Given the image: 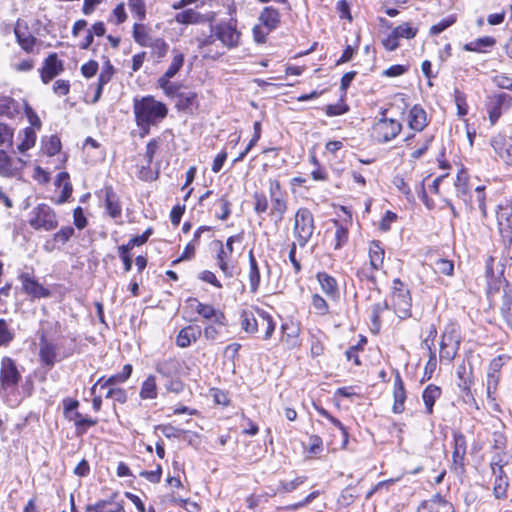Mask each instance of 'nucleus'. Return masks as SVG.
I'll list each match as a JSON object with an SVG mask.
<instances>
[{
	"label": "nucleus",
	"instance_id": "22",
	"mask_svg": "<svg viewBox=\"0 0 512 512\" xmlns=\"http://www.w3.org/2000/svg\"><path fill=\"white\" fill-rule=\"evenodd\" d=\"M408 125L416 132H421L428 125L427 113L420 105L416 104L410 109Z\"/></svg>",
	"mask_w": 512,
	"mask_h": 512
},
{
	"label": "nucleus",
	"instance_id": "6",
	"mask_svg": "<svg viewBox=\"0 0 512 512\" xmlns=\"http://www.w3.org/2000/svg\"><path fill=\"white\" fill-rule=\"evenodd\" d=\"M210 30L216 33L217 40L227 49H233L239 46L241 32L237 29L236 19L221 21L215 25H210Z\"/></svg>",
	"mask_w": 512,
	"mask_h": 512
},
{
	"label": "nucleus",
	"instance_id": "31",
	"mask_svg": "<svg viewBox=\"0 0 512 512\" xmlns=\"http://www.w3.org/2000/svg\"><path fill=\"white\" fill-rule=\"evenodd\" d=\"M384 249L380 241H372L369 246V260L372 270H379L384 262Z\"/></svg>",
	"mask_w": 512,
	"mask_h": 512
},
{
	"label": "nucleus",
	"instance_id": "25",
	"mask_svg": "<svg viewBox=\"0 0 512 512\" xmlns=\"http://www.w3.org/2000/svg\"><path fill=\"white\" fill-rule=\"evenodd\" d=\"M74 228L72 226H64L59 231L53 234L52 239L47 240L44 244V249L47 252H51L56 244L64 245L74 235Z\"/></svg>",
	"mask_w": 512,
	"mask_h": 512
},
{
	"label": "nucleus",
	"instance_id": "57",
	"mask_svg": "<svg viewBox=\"0 0 512 512\" xmlns=\"http://www.w3.org/2000/svg\"><path fill=\"white\" fill-rule=\"evenodd\" d=\"M393 184L397 187V189L402 194L405 195L406 199L409 202L414 201L413 193H412L411 189L409 188L408 184L406 183V181L404 180V178L399 177V176L394 177Z\"/></svg>",
	"mask_w": 512,
	"mask_h": 512
},
{
	"label": "nucleus",
	"instance_id": "61",
	"mask_svg": "<svg viewBox=\"0 0 512 512\" xmlns=\"http://www.w3.org/2000/svg\"><path fill=\"white\" fill-rule=\"evenodd\" d=\"M498 383H499V373H495V372L493 373L491 371H488L486 390H487V396L489 398L494 399V397H492V395L495 393Z\"/></svg>",
	"mask_w": 512,
	"mask_h": 512
},
{
	"label": "nucleus",
	"instance_id": "19",
	"mask_svg": "<svg viewBox=\"0 0 512 512\" xmlns=\"http://www.w3.org/2000/svg\"><path fill=\"white\" fill-rule=\"evenodd\" d=\"M202 335V329L198 325H189L182 328L177 337L176 345L180 348H187L196 342Z\"/></svg>",
	"mask_w": 512,
	"mask_h": 512
},
{
	"label": "nucleus",
	"instance_id": "12",
	"mask_svg": "<svg viewBox=\"0 0 512 512\" xmlns=\"http://www.w3.org/2000/svg\"><path fill=\"white\" fill-rule=\"evenodd\" d=\"M490 144L494 152L512 167V136L498 134L491 138Z\"/></svg>",
	"mask_w": 512,
	"mask_h": 512
},
{
	"label": "nucleus",
	"instance_id": "37",
	"mask_svg": "<svg viewBox=\"0 0 512 512\" xmlns=\"http://www.w3.org/2000/svg\"><path fill=\"white\" fill-rule=\"evenodd\" d=\"M335 224V232H334V244L333 247L335 250L341 249L344 245L347 244L349 239L348 229L341 224L338 220L334 221Z\"/></svg>",
	"mask_w": 512,
	"mask_h": 512
},
{
	"label": "nucleus",
	"instance_id": "11",
	"mask_svg": "<svg viewBox=\"0 0 512 512\" xmlns=\"http://www.w3.org/2000/svg\"><path fill=\"white\" fill-rule=\"evenodd\" d=\"M18 278L21 281L23 293L29 296L32 300L48 298L51 296L50 290L40 284L32 274L23 272Z\"/></svg>",
	"mask_w": 512,
	"mask_h": 512
},
{
	"label": "nucleus",
	"instance_id": "4",
	"mask_svg": "<svg viewBox=\"0 0 512 512\" xmlns=\"http://www.w3.org/2000/svg\"><path fill=\"white\" fill-rule=\"evenodd\" d=\"M28 223L36 231H52L59 224L56 212L46 203H40L32 209Z\"/></svg>",
	"mask_w": 512,
	"mask_h": 512
},
{
	"label": "nucleus",
	"instance_id": "10",
	"mask_svg": "<svg viewBox=\"0 0 512 512\" xmlns=\"http://www.w3.org/2000/svg\"><path fill=\"white\" fill-rule=\"evenodd\" d=\"M26 161L20 157L13 158L5 150L0 149V176L21 178Z\"/></svg>",
	"mask_w": 512,
	"mask_h": 512
},
{
	"label": "nucleus",
	"instance_id": "32",
	"mask_svg": "<svg viewBox=\"0 0 512 512\" xmlns=\"http://www.w3.org/2000/svg\"><path fill=\"white\" fill-rule=\"evenodd\" d=\"M158 396V387L156 377L149 375L141 384L139 397L142 400H154Z\"/></svg>",
	"mask_w": 512,
	"mask_h": 512
},
{
	"label": "nucleus",
	"instance_id": "29",
	"mask_svg": "<svg viewBox=\"0 0 512 512\" xmlns=\"http://www.w3.org/2000/svg\"><path fill=\"white\" fill-rule=\"evenodd\" d=\"M390 309V305L386 300L374 303L371 306V331L375 334L379 333L381 328V314L384 311H387Z\"/></svg>",
	"mask_w": 512,
	"mask_h": 512
},
{
	"label": "nucleus",
	"instance_id": "2",
	"mask_svg": "<svg viewBox=\"0 0 512 512\" xmlns=\"http://www.w3.org/2000/svg\"><path fill=\"white\" fill-rule=\"evenodd\" d=\"M133 111L135 120L158 125L168 114L167 106L156 100L153 96H145L141 99H134Z\"/></svg>",
	"mask_w": 512,
	"mask_h": 512
},
{
	"label": "nucleus",
	"instance_id": "46",
	"mask_svg": "<svg viewBox=\"0 0 512 512\" xmlns=\"http://www.w3.org/2000/svg\"><path fill=\"white\" fill-rule=\"evenodd\" d=\"M468 180H469L468 173L466 172L465 169H461L458 172L456 181H455V187H456L458 196L463 197V196L467 195V193L469 191Z\"/></svg>",
	"mask_w": 512,
	"mask_h": 512
},
{
	"label": "nucleus",
	"instance_id": "56",
	"mask_svg": "<svg viewBox=\"0 0 512 512\" xmlns=\"http://www.w3.org/2000/svg\"><path fill=\"white\" fill-rule=\"evenodd\" d=\"M13 129L5 123H0V146H11L13 139Z\"/></svg>",
	"mask_w": 512,
	"mask_h": 512
},
{
	"label": "nucleus",
	"instance_id": "1",
	"mask_svg": "<svg viewBox=\"0 0 512 512\" xmlns=\"http://www.w3.org/2000/svg\"><path fill=\"white\" fill-rule=\"evenodd\" d=\"M241 328L249 334H255L263 329V339L268 340L275 330V322L272 316L265 310L253 308L251 310H244L241 313Z\"/></svg>",
	"mask_w": 512,
	"mask_h": 512
},
{
	"label": "nucleus",
	"instance_id": "52",
	"mask_svg": "<svg viewBox=\"0 0 512 512\" xmlns=\"http://www.w3.org/2000/svg\"><path fill=\"white\" fill-rule=\"evenodd\" d=\"M460 345L440 344V360L451 362L459 350Z\"/></svg>",
	"mask_w": 512,
	"mask_h": 512
},
{
	"label": "nucleus",
	"instance_id": "20",
	"mask_svg": "<svg viewBox=\"0 0 512 512\" xmlns=\"http://www.w3.org/2000/svg\"><path fill=\"white\" fill-rule=\"evenodd\" d=\"M258 20L268 32H272L279 27L281 15L278 9L273 6H266L260 12Z\"/></svg>",
	"mask_w": 512,
	"mask_h": 512
},
{
	"label": "nucleus",
	"instance_id": "34",
	"mask_svg": "<svg viewBox=\"0 0 512 512\" xmlns=\"http://www.w3.org/2000/svg\"><path fill=\"white\" fill-rule=\"evenodd\" d=\"M496 40L494 37L491 36H485L478 38L472 42H469L464 45V49L466 51L470 52H480L485 53L487 52L486 48H491L495 45Z\"/></svg>",
	"mask_w": 512,
	"mask_h": 512
},
{
	"label": "nucleus",
	"instance_id": "54",
	"mask_svg": "<svg viewBox=\"0 0 512 512\" xmlns=\"http://www.w3.org/2000/svg\"><path fill=\"white\" fill-rule=\"evenodd\" d=\"M44 153L54 156L61 150V141L58 136L52 135L44 145Z\"/></svg>",
	"mask_w": 512,
	"mask_h": 512
},
{
	"label": "nucleus",
	"instance_id": "60",
	"mask_svg": "<svg viewBox=\"0 0 512 512\" xmlns=\"http://www.w3.org/2000/svg\"><path fill=\"white\" fill-rule=\"evenodd\" d=\"M312 306L320 315H326L329 312V306L326 300L319 294L312 296Z\"/></svg>",
	"mask_w": 512,
	"mask_h": 512
},
{
	"label": "nucleus",
	"instance_id": "41",
	"mask_svg": "<svg viewBox=\"0 0 512 512\" xmlns=\"http://www.w3.org/2000/svg\"><path fill=\"white\" fill-rule=\"evenodd\" d=\"M133 39L142 47H148L151 43V37L146 31L145 25L139 23H135L133 26Z\"/></svg>",
	"mask_w": 512,
	"mask_h": 512
},
{
	"label": "nucleus",
	"instance_id": "14",
	"mask_svg": "<svg viewBox=\"0 0 512 512\" xmlns=\"http://www.w3.org/2000/svg\"><path fill=\"white\" fill-rule=\"evenodd\" d=\"M452 466L454 470H464V459L467 451L466 438L461 432H453Z\"/></svg>",
	"mask_w": 512,
	"mask_h": 512
},
{
	"label": "nucleus",
	"instance_id": "47",
	"mask_svg": "<svg viewBox=\"0 0 512 512\" xmlns=\"http://www.w3.org/2000/svg\"><path fill=\"white\" fill-rule=\"evenodd\" d=\"M512 207L508 204H499L496 210L497 225L512 223Z\"/></svg>",
	"mask_w": 512,
	"mask_h": 512
},
{
	"label": "nucleus",
	"instance_id": "63",
	"mask_svg": "<svg viewBox=\"0 0 512 512\" xmlns=\"http://www.w3.org/2000/svg\"><path fill=\"white\" fill-rule=\"evenodd\" d=\"M375 271L376 270L371 269V266L369 268L364 266L357 271L356 275L361 281L366 280L370 282L373 286H376L377 280L375 276Z\"/></svg>",
	"mask_w": 512,
	"mask_h": 512
},
{
	"label": "nucleus",
	"instance_id": "3",
	"mask_svg": "<svg viewBox=\"0 0 512 512\" xmlns=\"http://www.w3.org/2000/svg\"><path fill=\"white\" fill-rule=\"evenodd\" d=\"M315 221L312 212L306 208H299L294 215L293 237L298 245L303 248L313 236Z\"/></svg>",
	"mask_w": 512,
	"mask_h": 512
},
{
	"label": "nucleus",
	"instance_id": "27",
	"mask_svg": "<svg viewBox=\"0 0 512 512\" xmlns=\"http://www.w3.org/2000/svg\"><path fill=\"white\" fill-rule=\"evenodd\" d=\"M20 113V104L10 96L0 95V116L9 119L15 118Z\"/></svg>",
	"mask_w": 512,
	"mask_h": 512
},
{
	"label": "nucleus",
	"instance_id": "42",
	"mask_svg": "<svg viewBox=\"0 0 512 512\" xmlns=\"http://www.w3.org/2000/svg\"><path fill=\"white\" fill-rule=\"evenodd\" d=\"M184 64V55L182 53H176L170 63L166 72L160 77L161 79L173 78L182 68Z\"/></svg>",
	"mask_w": 512,
	"mask_h": 512
},
{
	"label": "nucleus",
	"instance_id": "13",
	"mask_svg": "<svg viewBox=\"0 0 512 512\" xmlns=\"http://www.w3.org/2000/svg\"><path fill=\"white\" fill-rule=\"evenodd\" d=\"M64 65L61 60L58 59L56 53H51L44 60L42 68L40 69L41 80L44 84L49 83L52 79L62 73Z\"/></svg>",
	"mask_w": 512,
	"mask_h": 512
},
{
	"label": "nucleus",
	"instance_id": "44",
	"mask_svg": "<svg viewBox=\"0 0 512 512\" xmlns=\"http://www.w3.org/2000/svg\"><path fill=\"white\" fill-rule=\"evenodd\" d=\"M269 202L267 196L263 192H255L253 194V210L257 215L267 212Z\"/></svg>",
	"mask_w": 512,
	"mask_h": 512
},
{
	"label": "nucleus",
	"instance_id": "7",
	"mask_svg": "<svg viewBox=\"0 0 512 512\" xmlns=\"http://www.w3.org/2000/svg\"><path fill=\"white\" fill-rule=\"evenodd\" d=\"M242 240L243 233H239L228 237L225 245H223L222 241L220 240L215 241V244L219 247L216 255L217 265L223 274L228 278H232L234 276L235 267L229 263L234 250L233 244L235 242H241Z\"/></svg>",
	"mask_w": 512,
	"mask_h": 512
},
{
	"label": "nucleus",
	"instance_id": "43",
	"mask_svg": "<svg viewBox=\"0 0 512 512\" xmlns=\"http://www.w3.org/2000/svg\"><path fill=\"white\" fill-rule=\"evenodd\" d=\"M432 267L436 273L446 276H452L454 272L453 261L444 258H437L433 262Z\"/></svg>",
	"mask_w": 512,
	"mask_h": 512
},
{
	"label": "nucleus",
	"instance_id": "40",
	"mask_svg": "<svg viewBox=\"0 0 512 512\" xmlns=\"http://www.w3.org/2000/svg\"><path fill=\"white\" fill-rule=\"evenodd\" d=\"M215 205L218 206V210L215 212L216 218L219 220L225 221L229 218L231 215V206L232 203L230 202L227 195H223L220 197L216 202Z\"/></svg>",
	"mask_w": 512,
	"mask_h": 512
},
{
	"label": "nucleus",
	"instance_id": "39",
	"mask_svg": "<svg viewBox=\"0 0 512 512\" xmlns=\"http://www.w3.org/2000/svg\"><path fill=\"white\" fill-rule=\"evenodd\" d=\"M14 32L17 42L21 48L26 52H32L36 43V38L29 32H22L19 27H16Z\"/></svg>",
	"mask_w": 512,
	"mask_h": 512
},
{
	"label": "nucleus",
	"instance_id": "51",
	"mask_svg": "<svg viewBox=\"0 0 512 512\" xmlns=\"http://www.w3.org/2000/svg\"><path fill=\"white\" fill-rule=\"evenodd\" d=\"M498 231L503 247L510 249L512 246V223L498 226Z\"/></svg>",
	"mask_w": 512,
	"mask_h": 512
},
{
	"label": "nucleus",
	"instance_id": "8",
	"mask_svg": "<svg viewBox=\"0 0 512 512\" xmlns=\"http://www.w3.org/2000/svg\"><path fill=\"white\" fill-rule=\"evenodd\" d=\"M21 373L15 361L10 357H3L0 367V391H13L21 381Z\"/></svg>",
	"mask_w": 512,
	"mask_h": 512
},
{
	"label": "nucleus",
	"instance_id": "33",
	"mask_svg": "<svg viewBox=\"0 0 512 512\" xmlns=\"http://www.w3.org/2000/svg\"><path fill=\"white\" fill-rule=\"evenodd\" d=\"M441 388L434 384H429L422 393V399L425 404L426 413L432 414L433 413V406L436 402V400L441 396Z\"/></svg>",
	"mask_w": 512,
	"mask_h": 512
},
{
	"label": "nucleus",
	"instance_id": "24",
	"mask_svg": "<svg viewBox=\"0 0 512 512\" xmlns=\"http://www.w3.org/2000/svg\"><path fill=\"white\" fill-rule=\"evenodd\" d=\"M175 107L179 111L191 113L198 107L197 94L193 91L177 93Z\"/></svg>",
	"mask_w": 512,
	"mask_h": 512
},
{
	"label": "nucleus",
	"instance_id": "62",
	"mask_svg": "<svg viewBox=\"0 0 512 512\" xmlns=\"http://www.w3.org/2000/svg\"><path fill=\"white\" fill-rule=\"evenodd\" d=\"M130 10L138 16L139 20H144L146 9L143 0H128Z\"/></svg>",
	"mask_w": 512,
	"mask_h": 512
},
{
	"label": "nucleus",
	"instance_id": "21",
	"mask_svg": "<svg viewBox=\"0 0 512 512\" xmlns=\"http://www.w3.org/2000/svg\"><path fill=\"white\" fill-rule=\"evenodd\" d=\"M393 397L394 404L392 407V411L395 414H400L405 410L404 404L406 401V390L404 387V382L399 372H396L394 379Z\"/></svg>",
	"mask_w": 512,
	"mask_h": 512
},
{
	"label": "nucleus",
	"instance_id": "15",
	"mask_svg": "<svg viewBox=\"0 0 512 512\" xmlns=\"http://www.w3.org/2000/svg\"><path fill=\"white\" fill-rule=\"evenodd\" d=\"M161 140L160 138L151 139L146 145V151L144 154V158L146 160V165L142 166L140 170V178L145 181H152L158 177V173L153 175V172L150 169V166L153 162L154 155L160 147Z\"/></svg>",
	"mask_w": 512,
	"mask_h": 512
},
{
	"label": "nucleus",
	"instance_id": "16",
	"mask_svg": "<svg viewBox=\"0 0 512 512\" xmlns=\"http://www.w3.org/2000/svg\"><path fill=\"white\" fill-rule=\"evenodd\" d=\"M39 358L41 364L46 367L47 370H51L57 362V346L48 341L44 335L40 338Z\"/></svg>",
	"mask_w": 512,
	"mask_h": 512
},
{
	"label": "nucleus",
	"instance_id": "49",
	"mask_svg": "<svg viewBox=\"0 0 512 512\" xmlns=\"http://www.w3.org/2000/svg\"><path fill=\"white\" fill-rule=\"evenodd\" d=\"M398 39L406 38L412 39L416 36L418 29L410 26L409 23H403L392 30Z\"/></svg>",
	"mask_w": 512,
	"mask_h": 512
},
{
	"label": "nucleus",
	"instance_id": "48",
	"mask_svg": "<svg viewBox=\"0 0 512 512\" xmlns=\"http://www.w3.org/2000/svg\"><path fill=\"white\" fill-rule=\"evenodd\" d=\"M509 482L508 478H495L493 485V494L497 499H505L507 497Z\"/></svg>",
	"mask_w": 512,
	"mask_h": 512
},
{
	"label": "nucleus",
	"instance_id": "18",
	"mask_svg": "<svg viewBox=\"0 0 512 512\" xmlns=\"http://www.w3.org/2000/svg\"><path fill=\"white\" fill-rule=\"evenodd\" d=\"M118 493H113L109 499L99 500L85 507L87 512H123V503L117 502Z\"/></svg>",
	"mask_w": 512,
	"mask_h": 512
},
{
	"label": "nucleus",
	"instance_id": "28",
	"mask_svg": "<svg viewBox=\"0 0 512 512\" xmlns=\"http://www.w3.org/2000/svg\"><path fill=\"white\" fill-rule=\"evenodd\" d=\"M248 260H249L248 278H249L250 291H251V293H256L260 286L261 275H260L259 266H258L257 260L254 256L253 250L249 251Z\"/></svg>",
	"mask_w": 512,
	"mask_h": 512
},
{
	"label": "nucleus",
	"instance_id": "17",
	"mask_svg": "<svg viewBox=\"0 0 512 512\" xmlns=\"http://www.w3.org/2000/svg\"><path fill=\"white\" fill-rule=\"evenodd\" d=\"M188 302H194L196 304L195 310L205 319H213V322L225 326L227 319L222 311L216 310L212 305L201 303L197 298H189Z\"/></svg>",
	"mask_w": 512,
	"mask_h": 512
},
{
	"label": "nucleus",
	"instance_id": "36",
	"mask_svg": "<svg viewBox=\"0 0 512 512\" xmlns=\"http://www.w3.org/2000/svg\"><path fill=\"white\" fill-rule=\"evenodd\" d=\"M175 21L179 24H198L203 21V16L193 10V9H186L180 13H177L175 16Z\"/></svg>",
	"mask_w": 512,
	"mask_h": 512
},
{
	"label": "nucleus",
	"instance_id": "58",
	"mask_svg": "<svg viewBox=\"0 0 512 512\" xmlns=\"http://www.w3.org/2000/svg\"><path fill=\"white\" fill-rule=\"evenodd\" d=\"M155 429L161 431V433L166 438H179L181 436V434L184 433V430H182L180 428H176L170 424L157 425V426H155Z\"/></svg>",
	"mask_w": 512,
	"mask_h": 512
},
{
	"label": "nucleus",
	"instance_id": "9",
	"mask_svg": "<svg viewBox=\"0 0 512 512\" xmlns=\"http://www.w3.org/2000/svg\"><path fill=\"white\" fill-rule=\"evenodd\" d=\"M402 129L400 122L394 119L381 118L372 128V137L378 143H386L394 139Z\"/></svg>",
	"mask_w": 512,
	"mask_h": 512
},
{
	"label": "nucleus",
	"instance_id": "30",
	"mask_svg": "<svg viewBox=\"0 0 512 512\" xmlns=\"http://www.w3.org/2000/svg\"><path fill=\"white\" fill-rule=\"evenodd\" d=\"M271 200V209L269 212V216L274 222L280 223L284 219V215L288 209V203L285 197H273Z\"/></svg>",
	"mask_w": 512,
	"mask_h": 512
},
{
	"label": "nucleus",
	"instance_id": "35",
	"mask_svg": "<svg viewBox=\"0 0 512 512\" xmlns=\"http://www.w3.org/2000/svg\"><path fill=\"white\" fill-rule=\"evenodd\" d=\"M19 137H22L21 142L17 146L19 152L24 153L35 145L36 133L32 127H26L19 134Z\"/></svg>",
	"mask_w": 512,
	"mask_h": 512
},
{
	"label": "nucleus",
	"instance_id": "50",
	"mask_svg": "<svg viewBox=\"0 0 512 512\" xmlns=\"http://www.w3.org/2000/svg\"><path fill=\"white\" fill-rule=\"evenodd\" d=\"M14 332L9 328L5 319H0V347L8 346L14 339Z\"/></svg>",
	"mask_w": 512,
	"mask_h": 512
},
{
	"label": "nucleus",
	"instance_id": "26",
	"mask_svg": "<svg viewBox=\"0 0 512 512\" xmlns=\"http://www.w3.org/2000/svg\"><path fill=\"white\" fill-rule=\"evenodd\" d=\"M105 207L109 216L114 219L120 218L122 215V208L118 195L111 187L105 189Z\"/></svg>",
	"mask_w": 512,
	"mask_h": 512
},
{
	"label": "nucleus",
	"instance_id": "64",
	"mask_svg": "<svg viewBox=\"0 0 512 512\" xmlns=\"http://www.w3.org/2000/svg\"><path fill=\"white\" fill-rule=\"evenodd\" d=\"M161 475H162V467L159 464L157 465L155 470H152V471L143 470L139 473L140 477L145 478L146 480H148L151 483H159L161 480Z\"/></svg>",
	"mask_w": 512,
	"mask_h": 512
},
{
	"label": "nucleus",
	"instance_id": "53",
	"mask_svg": "<svg viewBox=\"0 0 512 512\" xmlns=\"http://www.w3.org/2000/svg\"><path fill=\"white\" fill-rule=\"evenodd\" d=\"M456 22V17L453 15H450L441 21H439L437 24L433 25L430 28V34L431 35H438L450 26H452Z\"/></svg>",
	"mask_w": 512,
	"mask_h": 512
},
{
	"label": "nucleus",
	"instance_id": "59",
	"mask_svg": "<svg viewBox=\"0 0 512 512\" xmlns=\"http://www.w3.org/2000/svg\"><path fill=\"white\" fill-rule=\"evenodd\" d=\"M98 423L97 419H92L90 417H81L80 420L76 423V434L77 436H81L87 432L89 427L95 426Z\"/></svg>",
	"mask_w": 512,
	"mask_h": 512
},
{
	"label": "nucleus",
	"instance_id": "45",
	"mask_svg": "<svg viewBox=\"0 0 512 512\" xmlns=\"http://www.w3.org/2000/svg\"><path fill=\"white\" fill-rule=\"evenodd\" d=\"M157 85L161 88L164 94L170 98H177V93H180L179 88L180 84L170 82V79H161L157 80Z\"/></svg>",
	"mask_w": 512,
	"mask_h": 512
},
{
	"label": "nucleus",
	"instance_id": "5",
	"mask_svg": "<svg viewBox=\"0 0 512 512\" xmlns=\"http://www.w3.org/2000/svg\"><path fill=\"white\" fill-rule=\"evenodd\" d=\"M391 301L394 312L400 319L411 317L412 299L410 291L405 288L404 283L399 278L393 280Z\"/></svg>",
	"mask_w": 512,
	"mask_h": 512
},
{
	"label": "nucleus",
	"instance_id": "55",
	"mask_svg": "<svg viewBox=\"0 0 512 512\" xmlns=\"http://www.w3.org/2000/svg\"><path fill=\"white\" fill-rule=\"evenodd\" d=\"M149 46L153 49V53L158 58H163L166 55L169 48L168 44L163 38L154 39L153 41H151Z\"/></svg>",
	"mask_w": 512,
	"mask_h": 512
},
{
	"label": "nucleus",
	"instance_id": "23",
	"mask_svg": "<svg viewBox=\"0 0 512 512\" xmlns=\"http://www.w3.org/2000/svg\"><path fill=\"white\" fill-rule=\"evenodd\" d=\"M316 278L323 290V292L332 299L339 298V288L338 283L334 277L327 274L326 272H319L316 275Z\"/></svg>",
	"mask_w": 512,
	"mask_h": 512
},
{
	"label": "nucleus",
	"instance_id": "38",
	"mask_svg": "<svg viewBox=\"0 0 512 512\" xmlns=\"http://www.w3.org/2000/svg\"><path fill=\"white\" fill-rule=\"evenodd\" d=\"M460 342L461 337L457 325L453 323L446 325L440 344L460 345Z\"/></svg>",
	"mask_w": 512,
	"mask_h": 512
}]
</instances>
